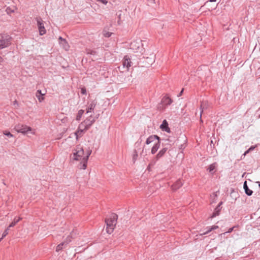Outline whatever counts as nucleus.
I'll use <instances>...</instances> for the list:
<instances>
[{
	"instance_id": "1",
	"label": "nucleus",
	"mask_w": 260,
	"mask_h": 260,
	"mask_svg": "<svg viewBox=\"0 0 260 260\" xmlns=\"http://www.w3.org/2000/svg\"><path fill=\"white\" fill-rule=\"evenodd\" d=\"M155 141H157V142L154 143L151 150V153L152 154H154L160 147V138L157 135H151L147 139L146 141V144L147 145H149Z\"/></svg>"
},
{
	"instance_id": "2",
	"label": "nucleus",
	"mask_w": 260,
	"mask_h": 260,
	"mask_svg": "<svg viewBox=\"0 0 260 260\" xmlns=\"http://www.w3.org/2000/svg\"><path fill=\"white\" fill-rule=\"evenodd\" d=\"M117 215L116 214H112L109 218H106L105 222L107 225L106 230L108 234L113 232L117 222Z\"/></svg>"
},
{
	"instance_id": "3",
	"label": "nucleus",
	"mask_w": 260,
	"mask_h": 260,
	"mask_svg": "<svg viewBox=\"0 0 260 260\" xmlns=\"http://www.w3.org/2000/svg\"><path fill=\"white\" fill-rule=\"evenodd\" d=\"M12 38L10 35L4 34L0 36V49L9 47L12 42Z\"/></svg>"
},
{
	"instance_id": "4",
	"label": "nucleus",
	"mask_w": 260,
	"mask_h": 260,
	"mask_svg": "<svg viewBox=\"0 0 260 260\" xmlns=\"http://www.w3.org/2000/svg\"><path fill=\"white\" fill-rule=\"evenodd\" d=\"M131 59L128 55H125L122 61V67H119L118 69L121 72H127L131 66Z\"/></svg>"
},
{
	"instance_id": "5",
	"label": "nucleus",
	"mask_w": 260,
	"mask_h": 260,
	"mask_svg": "<svg viewBox=\"0 0 260 260\" xmlns=\"http://www.w3.org/2000/svg\"><path fill=\"white\" fill-rule=\"evenodd\" d=\"M84 150L82 147L78 146L73 152V159L75 160H83Z\"/></svg>"
},
{
	"instance_id": "6",
	"label": "nucleus",
	"mask_w": 260,
	"mask_h": 260,
	"mask_svg": "<svg viewBox=\"0 0 260 260\" xmlns=\"http://www.w3.org/2000/svg\"><path fill=\"white\" fill-rule=\"evenodd\" d=\"M95 121V119L91 115H90L87 117L86 119L82 122L79 127H81L82 125H83L84 126V129L88 130Z\"/></svg>"
},
{
	"instance_id": "7",
	"label": "nucleus",
	"mask_w": 260,
	"mask_h": 260,
	"mask_svg": "<svg viewBox=\"0 0 260 260\" xmlns=\"http://www.w3.org/2000/svg\"><path fill=\"white\" fill-rule=\"evenodd\" d=\"M167 150V147H164L161 149L156 155L155 157L151 160L150 165L154 166L156 161L165 155Z\"/></svg>"
},
{
	"instance_id": "8",
	"label": "nucleus",
	"mask_w": 260,
	"mask_h": 260,
	"mask_svg": "<svg viewBox=\"0 0 260 260\" xmlns=\"http://www.w3.org/2000/svg\"><path fill=\"white\" fill-rule=\"evenodd\" d=\"M36 20L37 22V25L38 27V29L39 30V34L41 36H42L46 34V30L44 27V21L40 17L36 18Z\"/></svg>"
},
{
	"instance_id": "9",
	"label": "nucleus",
	"mask_w": 260,
	"mask_h": 260,
	"mask_svg": "<svg viewBox=\"0 0 260 260\" xmlns=\"http://www.w3.org/2000/svg\"><path fill=\"white\" fill-rule=\"evenodd\" d=\"M15 129L18 133L26 134L27 132L31 131V128L26 125L18 124L15 126Z\"/></svg>"
},
{
	"instance_id": "10",
	"label": "nucleus",
	"mask_w": 260,
	"mask_h": 260,
	"mask_svg": "<svg viewBox=\"0 0 260 260\" xmlns=\"http://www.w3.org/2000/svg\"><path fill=\"white\" fill-rule=\"evenodd\" d=\"M91 153V150L89 149L87 151V155L83 157V161L81 162L80 169L85 170L87 167V162L88 160L89 156Z\"/></svg>"
},
{
	"instance_id": "11",
	"label": "nucleus",
	"mask_w": 260,
	"mask_h": 260,
	"mask_svg": "<svg viewBox=\"0 0 260 260\" xmlns=\"http://www.w3.org/2000/svg\"><path fill=\"white\" fill-rule=\"evenodd\" d=\"M142 45V44L141 41H134L130 44V48L133 50L135 52H138Z\"/></svg>"
},
{
	"instance_id": "12",
	"label": "nucleus",
	"mask_w": 260,
	"mask_h": 260,
	"mask_svg": "<svg viewBox=\"0 0 260 260\" xmlns=\"http://www.w3.org/2000/svg\"><path fill=\"white\" fill-rule=\"evenodd\" d=\"M59 44L65 50L68 51L69 50L70 46L67 41V40L61 37H59L58 38Z\"/></svg>"
},
{
	"instance_id": "13",
	"label": "nucleus",
	"mask_w": 260,
	"mask_h": 260,
	"mask_svg": "<svg viewBox=\"0 0 260 260\" xmlns=\"http://www.w3.org/2000/svg\"><path fill=\"white\" fill-rule=\"evenodd\" d=\"M172 102V100L169 96L166 95L161 99V104L163 106H167L171 105Z\"/></svg>"
},
{
	"instance_id": "14",
	"label": "nucleus",
	"mask_w": 260,
	"mask_h": 260,
	"mask_svg": "<svg viewBox=\"0 0 260 260\" xmlns=\"http://www.w3.org/2000/svg\"><path fill=\"white\" fill-rule=\"evenodd\" d=\"M222 202H220L218 206L215 208L213 213H212V216H211V218L215 217L217 216H218L220 214V210L221 209V208L220 207V206L222 204Z\"/></svg>"
},
{
	"instance_id": "15",
	"label": "nucleus",
	"mask_w": 260,
	"mask_h": 260,
	"mask_svg": "<svg viewBox=\"0 0 260 260\" xmlns=\"http://www.w3.org/2000/svg\"><path fill=\"white\" fill-rule=\"evenodd\" d=\"M160 128L164 131L167 133H170V128L168 126V123L166 120H164L162 124L160 126Z\"/></svg>"
},
{
	"instance_id": "16",
	"label": "nucleus",
	"mask_w": 260,
	"mask_h": 260,
	"mask_svg": "<svg viewBox=\"0 0 260 260\" xmlns=\"http://www.w3.org/2000/svg\"><path fill=\"white\" fill-rule=\"evenodd\" d=\"M183 185V181L179 179L175 183L172 185V188L174 190H176L181 187Z\"/></svg>"
},
{
	"instance_id": "17",
	"label": "nucleus",
	"mask_w": 260,
	"mask_h": 260,
	"mask_svg": "<svg viewBox=\"0 0 260 260\" xmlns=\"http://www.w3.org/2000/svg\"><path fill=\"white\" fill-rule=\"evenodd\" d=\"M243 188H244V189L245 190V193L248 196H251L252 193H253V191L252 190H250L247 184V181H245L244 182V184H243Z\"/></svg>"
},
{
	"instance_id": "18",
	"label": "nucleus",
	"mask_w": 260,
	"mask_h": 260,
	"mask_svg": "<svg viewBox=\"0 0 260 260\" xmlns=\"http://www.w3.org/2000/svg\"><path fill=\"white\" fill-rule=\"evenodd\" d=\"M96 105V101L94 100L91 102V103L89 104L87 109V113L91 112L95 107Z\"/></svg>"
},
{
	"instance_id": "19",
	"label": "nucleus",
	"mask_w": 260,
	"mask_h": 260,
	"mask_svg": "<svg viewBox=\"0 0 260 260\" xmlns=\"http://www.w3.org/2000/svg\"><path fill=\"white\" fill-rule=\"evenodd\" d=\"M86 131V130L84 129V128L83 129H78L75 133V134L76 136V139L78 140L79 139V138L83 136L84 133Z\"/></svg>"
},
{
	"instance_id": "20",
	"label": "nucleus",
	"mask_w": 260,
	"mask_h": 260,
	"mask_svg": "<svg viewBox=\"0 0 260 260\" xmlns=\"http://www.w3.org/2000/svg\"><path fill=\"white\" fill-rule=\"evenodd\" d=\"M68 244V242H63L57 245L56 247V251H59L63 249V246H67Z\"/></svg>"
},
{
	"instance_id": "21",
	"label": "nucleus",
	"mask_w": 260,
	"mask_h": 260,
	"mask_svg": "<svg viewBox=\"0 0 260 260\" xmlns=\"http://www.w3.org/2000/svg\"><path fill=\"white\" fill-rule=\"evenodd\" d=\"M207 107L206 106V104L204 103V102H202V103L201 104V106H200V121L201 122H203V120L201 119V116H202V114L203 112V110L205 109H207Z\"/></svg>"
},
{
	"instance_id": "22",
	"label": "nucleus",
	"mask_w": 260,
	"mask_h": 260,
	"mask_svg": "<svg viewBox=\"0 0 260 260\" xmlns=\"http://www.w3.org/2000/svg\"><path fill=\"white\" fill-rule=\"evenodd\" d=\"M84 112V110L81 109V110H79L78 114L77 115V116H76V119L77 121H79L81 120V118Z\"/></svg>"
},
{
	"instance_id": "23",
	"label": "nucleus",
	"mask_w": 260,
	"mask_h": 260,
	"mask_svg": "<svg viewBox=\"0 0 260 260\" xmlns=\"http://www.w3.org/2000/svg\"><path fill=\"white\" fill-rule=\"evenodd\" d=\"M215 168V164H212L209 166L207 170L209 171V172L213 173L212 172L214 171Z\"/></svg>"
},
{
	"instance_id": "24",
	"label": "nucleus",
	"mask_w": 260,
	"mask_h": 260,
	"mask_svg": "<svg viewBox=\"0 0 260 260\" xmlns=\"http://www.w3.org/2000/svg\"><path fill=\"white\" fill-rule=\"evenodd\" d=\"M6 12L8 14L10 15L11 13L14 12V9L10 7H7L6 9Z\"/></svg>"
},
{
	"instance_id": "25",
	"label": "nucleus",
	"mask_w": 260,
	"mask_h": 260,
	"mask_svg": "<svg viewBox=\"0 0 260 260\" xmlns=\"http://www.w3.org/2000/svg\"><path fill=\"white\" fill-rule=\"evenodd\" d=\"M138 156V153H137V151L136 150H135L134 151V154H133V159L134 162H135L136 161V160Z\"/></svg>"
},
{
	"instance_id": "26",
	"label": "nucleus",
	"mask_w": 260,
	"mask_h": 260,
	"mask_svg": "<svg viewBox=\"0 0 260 260\" xmlns=\"http://www.w3.org/2000/svg\"><path fill=\"white\" fill-rule=\"evenodd\" d=\"M3 134L4 135L8 136V137H13V135L9 132L4 131Z\"/></svg>"
},
{
	"instance_id": "27",
	"label": "nucleus",
	"mask_w": 260,
	"mask_h": 260,
	"mask_svg": "<svg viewBox=\"0 0 260 260\" xmlns=\"http://www.w3.org/2000/svg\"><path fill=\"white\" fill-rule=\"evenodd\" d=\"M9 230V228L8 227L7 229L5 230V231L4 232V233L2 235V238H4L8 234Z\"/></svg>"
},
{
	"instance_id": "28",
	"label": "nucleus",
	"mask_w": 260,
	"mask_h": 260,
	"mask_svg": "<svg viewBox=\"0 0 260 260\" xmlns=\"http://www.w3.org/2000/svg\"><path fill=\"white\" fill-rule=\"evenodd\" d=\"M44 93H42L41 90H38L36 92V96H43Z\"/></svg>"
},
{
	"instance_id": "29",
	"label": "nucleus",
	"mask_w": 260,
	"mask_h": 260,
	"mask_svg": "<svg viewBox=\"0 0 260 260\" xmlns=\"http://www.w3.org/2000/svg\"><path fill=\"white\" fill-rule=\"evenodd\" d=\"M81 93L82 94H86V93H87L86 89V88L85 87H83L81 88Z\"/></svg>"
},
{
	"instance_id": "30",
	"label": "nucleus",
	"mask_w": 260,
	"mask_h": 260,
	"mask_svg": "<svg viewBox=\"0 0 260 260\" xmlns=\"http://www.w3.org/2000/svg\"><path fill=\"white\" fill-rule=\"evenodd\" d=\"M213 230H211V228H209V229L205 232H204L203 233L201 234V235H205V234H208L209 232H211Z\"/></svg>"
},
{
	"instance_id": "31",
	"label": "nucleus",
	"mask_w": 260,
	"mask_h": 260,
	"mask_svg": "<svg viewBox=\"0 0 260 260\" xmlns=\"http://www.w3.org/2000/svg\"><path fill=\"white\" fill-rule=\"evenodd\" d=\"M72 236H68L67 237L66 240L64 242H68V243L71 241Z\"/></svg>"
},
{
	"instance_id": "32",
	"label": "nucleus",
	"mask_w": 260,
	"mask_h": 260,
	"mask_svg": "<svg viewBox=\"0 0 260 260\" xmlns=\"http://www.w3.org/2000/svg\"><path fill=\"white\" fill-rule=\"evenodd\" d=\"M98 2H101L104 5H106L108 3V1L107 0H96Z\"/></svg>"
},
{
	"instance_id": "33",
	"label": "nucleus",
	"mask_w": 260,
	"mask_h": 260,
	"mask_svg": "<svg viewBox=\"0 0 260 260\" xmlns=\"http://www.w3.org/2000/svg\"><path fill=\"white\" fill-rule=\"evenodd\" d=\"M16 222H15L14 221H13V222H11V223L9 225V226H8L9 228H11V227H13L14 226H15L16 225Z\"/></svg>"
},
{
	"instance_id": "34",
	"label": "nucleus",
	"mask_w": 260,
	"mask_h": 260,
	"mask_svg": "<svg viewBox=\"0 0 260 260\" xmlns=\"http://www.w3.org/2000/svg\"><path fill=\"white\" fill-rule=\"evenodd\" d=\"M38 99V100L40 102H42L44 98H43V96H37Z\"/></svg>"
},
{
	"instance_id": "35",
	"label": "nucleus",
	"mask_w": 260,
	"mask_h": 260,
	"mask_svg": "<svg viewBox=\"0 0 260 260\" xmlns=\"http://www.w3.org/2000/svg\"><path fill=\"white\" fill-rule=\"evenodd\" d=\"M233 230H234V228L233 227L231 228H230L227 232H226L224 233V234H226V233H231V232H232V231Z\"/></svg>"
},
{
	"instance_id": "36",
	"label": "nucleus",
	"mask_w": 260,
	"mask_h": 260,
	"mask_svg": "<svg viewBox=\"0 0 260 260\" xmlns=\"http://www.w3.org/2000/svg\"><path fill=\"white\" fill-rule=\"evenodd\" d=\"M20 219H21V218H20V217H19V218L15 217L13 221L16 222V223H17L20 220Z\"/></svg>"
},
{
	"instance_id": "37",
	"label": "nucleus",
	"mask_w": 260,
	"mask_h": 260,
	"mask_svg": "<svg viewBox=\"0 0 260 260\" xmlns=\"http://www.w3.org/2000/svg\"><path fill=\"white\" fill-rule=\"evenodd\" d=\"M95 53V52L93 50H90V51H89L88 52H87L88 54H94Z\"/></svg>"
},
{
	"instance_id": "38",
	"label": "nucleus",
	"mask_w": 260,
	"mask_h": 260,
	"mask_svg": "<svg viewBox=\"0 0 260 260\" xmlns=\"http://www.w3.org/2000/svg\"><path fill=\"white\" fill-rule=\"evenodd\" d=\"M184 91V89L182 88L180 93L178 94V96L179 97L182 95Z\"/></svg>"
},
{
	"instance_id": "39",
	"label": "nucleus",
	"mask_w": 260,
	"mask_h": 260,
	"mask_svg": "<svg viewBox=\"0 0 260 260\" xmlns=\"http://www.w3.org/2000/svg\"><path fill=\"white\" fill-rule=\"evenodd\" d=\"M105 36L106 37H109L111 36V33L107 32L105 34Z\"/></svg>"
},
{
	"instance_id": "40",
	"label": "nucleus",
	"mask_w": 260,
	"mask_h": 260,
	"mask_svg": "<svg viewBox=\"0 0 260 260\" xmlns=\"http://www.w3.org/2000/svg\"><path fill=\"white\" fill-rule=\"evenodd\" d=\"M157 108L159 111H164L166 108V107H158Z\"/></svg>"
},
{
	"instance_id": "41",
	"label": "nucleus",
	"mask_w": 260,
	"mask_h": 260,
	"mask_svg": "<svg viewBox=\"0 0 260 260\" xmlns=\"http://www.w3.org/2000/svg\"><path fill=\"white\" fill-rule=\"evenodd\" d=\"M154 166H152V165H150V162L149 163L148 167H147V169L149 170V171H150L151 170V168L153 167Z\"/></svg>"
},
{
	"instance_id": "42",
	"label": "nucleus",
	"mask_w": 260,
	"mask_h": 260,
	"mask_svg": "<svg viewBox=\"0 0 260 260\" xmlns=\"http://www.w3.org/2000/svg\"><path fill=\"white\" fill-rule=\"evenodd\" d=\"M218 228V226L217 225H213L211 227V230H215V229H216Z\"/></svg>"
},
{
	"instance_id": "43",
	"label": "nucleus",
	"mask_w": 260,
	"mask_h": 260,
	"mask_svg": "<svg viewBox=\"0 0 260 260\" xmlns=\"http://www.w3.org/2000/svg\"><path fill=\"white\" fill-rule=\"evenodd\" d=\"M13 105H14V106H15V105L18 106V102L16 100H15V101H14L13 102Z\"/></svg>"
},
{
	"instance_id": "44",
	"label": "nucleus",
	"mask_w": 260,
	"mask_h": 260,
	"mask_svg": "<svg viewBox=\"0 0 260 260\" xmlns=\"http://www.w3.org/2000/svg\"><path fill=\"white\" fill-rule=\"evenodd\" d=\"M99 116H100V114H98L96 115L94 117H93L95 119V120H96V119H97L99 118Z\"/></svg>"
},
{
	"instance_id": "45",
	"label": "nucleus",
	"mask_w": 260,
	"mask_h": 260,
	"mask_svg": "<svg viewBox=\"0 0 260 260\" xmlns=\"http://www.w3.org/2000/svg\"><path fill=\"white\" fill-rule=\"evenodd\" d=\"M254 146H251V147L248 149V150H249V151H251V150H253V149H254Z\"/></svg>"
},
{
	"instance_id": "46",
	"label": "nucleus",
	"mask_w": 260,
	"mask_h": 260,
	"mask_svg": "<svg viewBox=\"0 0 260 260\" xmlns=\"http://www.w3.org/2000/svg\"><path fill=\"white\" fill-rule=\"evenodd\" d=\"M249 152V150L248 149L247 151H246L243 154L244 155H245L247 153H248Z\"/></svg>"
},
{
	"instance_id": "47",
	"label": "nucleus",
	"mask_w": 260,
	"mask_h": 260,
	"mask_svg": "<svg viewBox=\"0 0 260 260\" xmlns=\"http://www.w3.org/2000/svg\"><path fill=\"white\" fill-rule=\"evenodd\" d=\"M238 227H239V225H236L234 226L233 228H234V230L235 228H238Z\"/></svg>"
},
{
	"instance_id": "48",
	"label": "nucleus",
	"mask_w": 260,
	"mask_h": 260,
	"mask_svg": "<svg viewBox=\"0 0 260 260\" xmlns=\"http://www.w3.org/2000/svg\"><path fill=\"white\" fill-rule=\"evenodd\" d=\"M217 0H210L209 2H216Z\"/></svg>"
},
{
	"instance_id": "49",
	"label": "nucleus",
	"mask_w": 260,
	"mask_h": 260,
	"mask_svg": "<svg viewBox=\"0 0 260 260\" xmlns=\"http://www.w3.org/2000/svg\"><path fill=\"white\" fill-rule=\"evenodd\" d=\"M256 183L258 184L259 187H260V182L257 181Z\"/></svg>"
},
{
	"instance_id": "50",
	"label": "nucleus",
	"mask_w": 260,
	"mask_h": 260,
	"mask_svg": "<svg viewBox=\"0 0 260 260\" xmlns=\"http://www.w3.org/2000/svg\"><path fill=\"white\" fill-rule=\"evenodd\" d=\"M215 260H220L219 258H216Z\"/></svg>"
},
{
	"instance_id": "51",
	"label": "nucleus",
	"mask_w": 260,
	"mask_h": 260,
	"mask_svg": "<svg viewBox=\"0 0 260 260\" xmlns=\"http://www.w3.org/2000/svg\"><path fill=\"white\" fill-rule=\"evenodd\" d=\"M246 174V172H244V173L243 174L242 177L244 176V175Z\"/></svg>"
},
{
	"instance_id": "52",
	"label": "nucleus",
	"mask_w": 260,
	"mask_h": 260,
	"mask_svg": "<svg viewBox=\"0 0 260 260\" xmlns=\"http://www.w3.org/2000/svg\"><path fill=\"white\" fill-rule=\"evenodd\" d=\"M3 238H2V237L1 238H0V242L1 241V240L3 239Z\"/></svg>"
},
{
	"instance_id": "53",
	"label": "nucleus",
	"mask_w": 260,
	"mask_h": 260,
	"mask_svg": "<svg viewBox=\"0 0 260 260\" xmlns=\"http://www.w3.org/2000/svg\"><path fill=\"white\" fill-rule=\"evenodd\" d=\"M119 22H120V20H118V23L119 24H120Z\"/></svg>"
}]
</instances>
